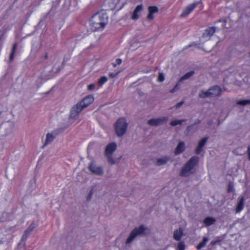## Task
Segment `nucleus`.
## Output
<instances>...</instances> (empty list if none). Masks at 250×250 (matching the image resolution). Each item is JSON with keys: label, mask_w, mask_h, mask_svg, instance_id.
<instances>
[{"label": "nucleus", "mask_w": 250, "mask_h": 250, "mask_svg": "<svg viewBox=\"0 0 250 250\" xmlns=\"http://www.w3.org/2000/svg\"><path fill=\"white\" fill-rule=\"evenodd\" d=\"M17 44L16 43H15L13 45L11 52H13L14 53H15L16 51L17 50Z\"/></svg>", "instance_id": "e433bc0d"}, {"label": "nucleus", "mask_w": 250, "mask_h": 250, "mask_svg": "<svg viewBox=\"0 0 250 250\" xmlns=\"http://www.w3.org/2000/svg\"><path fill=\"white\" fill-rule=\"evenodd\" d=\"M127 125L126 120L125 118H120L116 121L115 129L117 136H122L125 133Z\"/></svg>", "instance_id": "7ed1b4c3"}, {"label": "nucleus", "mask_w": 250, "mask_h": 250, "mask_svg": "<svg viewBox=\"0 0 250 250\" xmlns=\"http://www.w3.org/2000/svg\"><path fill=\"white\" fill-rule=\"evenodd\" d=\"M232 190H233V187L230 184H229V185H228V192L229 193H230V192H231L232 191Z\"/></svg>", "instance_id": "4c0bfd02"}, {"label": "nucleus", "mask_w": 250, "mask_h": 250, "mask_svg": "<svg viewBox=\"0 0 250 250\" xmlns=\"http://www.w3.org/2000/svg\"><path fill=\"white\" fill-rule=\"evenodd\" d=\"M215 32V28L214 27H209L206 29L203 34V37L210 38Z\"/></svg>", "instance_id": "2eb2a0df"}, {"label": "nucleus", "mask_w": 250, "mask_h": 250, "mask_svg": "<svg viewBox=\"0 0 250 250\" xmlns=\"http://www.w3.org/2000/svg\"><path fill=\"white\" fill-rule=\"evenodd\" d=\"M143 9L142 4L137 5L134 9L131 18L133 20H137L139 18L138 13L141 11Z\"/></svg>", "instance_id": "ddd939ff"}, {"label": "nucleus", "mask_w": 250, "mask_h": 250, "mask_svg": "<svg viewBox=\"0 0 250 250\" xmlns=\"http://www.w3.org/2000/svg\"><path fill=\"white\" fill-rule=\"evenodd\" d=\"M212 97L219 96L221 93V88L218 85H215L209 88Z\"/></svg>", "instance_id": "4468645a"}, {"label": "nucleus", "mask_w": 250, "mask_h": 250, "mask_svg": "<svg viewBox=\"0 0 250 250\" xmlns=\"http://www.w3.org/2000/svg\"><path fill=\"white\" fill-rule=\"evenodd\" d=\"M192 45H193L192 44H189L188 45V46H186V47H185V49H187V48H189V47L192 46Z\"/></svg>", "instance_id": "a18cd8bd"}, {"label": "nucleus", "mask_w": 250, "mask_h": 250, "mask_svg": "<svg viewBox=\"0 0 250 250\" xmlns=\"http://www.w3.org/2000/svg\"><path fill=\"white\" fill-rule=\"evenodd\" d=\"M167 117L158 118L157 119H151L148 121V124L150 125L157 126L166 123L168 121Z\"/></svg>", "instance_id": "0eeeda50"}, {"label": "nucleus", "mask_w": 250, "mask_h": 250, "mask_svg": "<svg viewBox=\"0 0 250 250\" xmlns=\"http://www.w3.org/2000/svg\"><path fill=\"white\" fill-rule=\"evenodd\" d=\"M85 107L81 103V102L78 103L76 105H74L70 111V117L71 118L74 119L78 116L80 112Z\"/></svg>", "instance_id": "423d86ee"}, {"label": "nucleus", "mask_w": 250, "mask_h": 250, "mask_svg": "<svg viewBox=\"0 0 250 250\" xmlns=\"http://www.w3.org/2000/svg\"><path fill=\"white\" fill-rule=\"evenodd\" d=\"M216 222V219L213 217H206L203 223L207 227H208L213 224Z\"/></svg>", "instance_id": "f3484780"}, {"label": "nucleus", "mask_w": 250, "mask_h": 250, "mask_svg": "<svg viewBox=\"0 0 250 250\" xmlns=\"http://www.w3.org/2000/svg\"><path fill=\"white\" fill-rule=\"evenodd\" d=\"M108 79L106 76H102L99 79L98 83L99 85H103L106 83Z\"/></svg>", "instance_id": "393cba45"}, {"label": "nucleus", "mask_w": 250, "mask_h": 250, "mask_svg": "<svg viewBox=\"0 0 250 250\" xmlns=\"http://www.w3.org/2000/svg\"><path fill=\"white\" fill-rule=\"evenodd\" d=\"M178 250H185V245L183 242H180L178 243L177 246Z\"/></svg>", "instance_id": "cd10ccee"}, {"label": "nucleus", "mask_w": 250, "mask_h": 250, "mask_svg": "<svg viewBox=\"0 0 250 250\" xmlns=\"http://www.w3.org/2000/svg\"><path fill=\"white\" fill-rule=\"evenodd\" d=\"M169 160L168 157L165 156L161 158H159L157 161V164L158 166H161L166 164V163Z\"/></svg>", "instance_id": "412c9836"}, {"label": "nucleus", "mask_w": 250, "mask_h": 250, "mask_svg": "<svg viewBox=\"0 0 250 250\" xmlns=\"http://www.w3.org/2000/svg\"><path fill=\"white\" fill-rule=\"evenodd\" d=\"M93 190H92V189H91V190L89 191V193H88V195H87V200H90V199H91V197H92V195H93Z\"/></svg>", "instance_id": "c9c22d12"}, {"label": "nucleus", "mask_w": 250, "mask_h": 250, "mask_svg": "<svg viewBox=\"0 0 250 250\" xmlns=\"http://www.w3.org/2000/svg\"><path fill=\"white\" fill-rule=\"evenodd\" d=\"M37 226V225L36 223H32L28 228V229L30 230L31 232H32L34 229H35Z\"/></svg>", "instance_id": "473e14b6"}, {"label": "nucleus", "mask_w": 250, "mask_h": 250, "mask_svg": "<svg viewBox=\"0 0 250 250\" xmlns=\"http://www.w3.org/2000/svg\"><path fill=\"white\" fill-rule=\"evenodd\" d=\"M183 235V230L181 228L179 229H176L174 231L173 238L176 241H179Z\"/></svg>", "instance_id": "a211bd4d"}, {"label": "nucleus", "mask_w": 250, "mask_h": 250, "mask_svg": "<svg viewBox=\"0 0 250 250\" xmlns=\"http://www.w3.org/2000/svg\"><path fill=\"white\" fill-rule=\"evenodd\" d=\"M117 145L115 143L112 142L107 145L105 149V156L108 160L109 164L113 165L115 163V161L112 157V154L113 152L116 150Z\"/></svg>", "instance_id": "20e7f679"}, {"label": "nucleus", "mask_w": 250, "mask_h": 250, "mask_svg": "<svg viewBox=\"0 0 250 250\" xmlns=\"http://www.w3.org/2000/svg\"><path fill=\"white\" fill-rule=\"evenodd\" d=\"M185 150V145L184 142H180L175 148L174 153L176 155L182 153Z\"/></svg>", "instance_id": "f8f14e48"}, {"label": "nucleus", "mask_w": 250, "mask_h": 250, "mask_svg": "<svg viewBox=\"0 0 250 250\" xmlns=\"http://www.w3.org/2000/svg\"><path fill=\"white\" fill-rule=\"evenodd\" d=\"M194 74V71H191L190 72H188L186 73L184 76H183L180 80V81H182L185 80H187L190 78L191 76H192Z\"/></svg>", "instance_id": "5701e85b"}, {"label": "nucleus", "mask_w": 250, "mask_h": 250, "mask_svg": "<svg viewBox=\"0 0 250 250\" xmlns=\"http://www.w3.org/2000/svg\"><path fill=\"white\" fill-rule=\"evenodd\" d=\"M198 2H193L185 7L181 14L182 17H185L189 15L198 5Z\"/></svg>", "instance_id": "6e6552de"}, {"label": "nucleus", "mask_w": 250, "mask_h": 250, "mask_svg": "<svg viewBox=\"0 0 250 250\" xmlns=\"http://www.w3.org/2000/svg\"><path fill=\"white\" fill-rule=\"evenodd\" d=\"M244 197L242 196L240 197L239 202L236 208V212L238 213L242 211L244 206Z\"/></svg>", "instance_id": "dca6fc26"}, {"label": "nucleus", "mask_w": 250, "mask_h": 250, "mask_svg": "<svg viewBox=\"0 0 250 250\" xmlns=\"http://www.w3.org/2000/svg\"><path fill=\"white\" fill-rule=\"evenodd\" d=\"M183 103H184V101H182V102H180L176 104V105H175L176 107V108H179V107H180V106H181L183 104Z\"/></svg>", "instance_id": "79ce46f5"}, {"label": "nucleus", "mask_w": 250, "mask_h": 250, "mask_svg": "<svg viewBox=\"0 0 250 250\" xmlns=\"http://www.w3.org/2000/svg\"><path fill=\"white\" fill-rule=\"evenodd\" d=\"M208 241V238L207 237H204L202 242H201L198 244L197 246V249L198 250H200L202 248L206 246Z\"/></svg>", "instance_id": "4be33fe9"}, {"label": "nucleus", "mask_w": 250, "mask_h": 250, "mask_svg": "<svg viewBox=\"0 0 250 250\" xmlns=\"http://www.w3.org/2000/svg\"><path fill=\"white\" fill-rule=\"evenodd\" d=\"M94 101V97L92 95H88L84 97L80 102L85 108L90 105Z\"/></svg>", "instance_id": "9b49d317"}, {"label": "nucleus", "mask_w": 250, "mask_h": 250, "mask_svg": "<svg viewBox=\"0 0 250 250\" xmlns=\"http://www.w3.org/2000/svg\"><path fill=\"white\" fill-rule=\"evenodd\" d=\"M107 19L106 14L103 11L95 13L89 20L91 29L93 31L103 29L107 23Z\"/></svg>", "instance_id": "f257e3e1"}, {"label": "nucleus", "mask_w": 250, "mask_h": 250, "mask_svg": "<svg viewBox=\"0 0 250 250\" xmlns=\"http://www.w3.org/2000/svg\"><path fill=\"white\" fill-rule=\"evenodd\" d=\"M247 153L248 159L250 161V146L248 147Z\"/></svg>", "instance_id": "a19ab883"}, {"label": "nucleus", "mask_w": 250, "mask_h": 250, "mask_svg": "<svg viewBox=\"0 0 250 250\" xmlns=\"http://www.w3.org/2000/svg\"><path fill=\"white\" fill-rule=\"evenodd\" d=\"M31 232L30 231V230L27 228L24 232V234L22 236V239H26L28 236L30 234V233Z\"/></svg>", "instance_id": "c85d7f7f"}, {"label": "nucleus", "mask_w": 250, "mask_h": 250, "mask_svg": "<svg viewBox=\"0 0 250 250\" xmlns=\"http://www.w3.org/2000/svg\"><path fill=\"white\" fill-rule=\"evenodd\" d=\"M199 158L198 157H192L182 168L180 172V175L184 176H187V174L197 164Z\"/></svg>", "instance_id": "f03ea898"}, {"label": "nucleus", "mask_w": 250, "mask_h": 250, "mask_svg": "<svg viewBox=\"0 0 250 250\" xmlns=\"http://www.w3.org/2000/svg\"><path fill=\"white\" fill-rule=\"evenodd\" d=\"M203 149V147L198 146L196 148L195 152L197 154H199L201 153Z\"/></svg>", "instance_id": "72a5a7b5"}, {"label": "nucleus", "mask_w": 250, "mask_h": 250, "mask_svg": "<svg viewBox=\"0 0 250 250\" xmlns=\"http://www.w3.org/2000/svg\"><path fill=\"white\" fill-rule=\"evenodd\" d=\"M54 139V137L50 133H48L46 135V137L44 144V146L47 145L51 143Z\"/></svg>", "instance_id": "aec40b11"}, {"label": "nucleus", "mask_w": 250, "mask_h": 250, "mask_svg": "<svg viewBox=\"0 0 250 250\" xmlns=\"http://www.w3.org/2000/svg\"><path fill=\"white\" fill-rule=\"evenodd\" d=\"M177 86V84H176V85L175 86V87H174L172 89H171V90H170V92H171V93L174 92V91L175 90V89H176V88Z\"/></svg>", "instance_id": "c03bdc74"}, {"label": "nucleus", "mask_w": 250, "mask_h": 250, "mask_svg": "<svg viewBox=\"0 0 250 250\" xmlns=\"http://www.w3.org/2000/svg\"><path fill=\"white\" fill-rule=\"evenodd\" d=\"M88 168L93 173L101 175L103 173V169L101 167H96L94 162H91L89 163Z\"/></svg>", "instance_id": "1a4fd4ad"}, {"label": "nucleus", "mask_w": 250, "mask_h": 250, "mask_svg": "<svg viewBox=\"0 0 250 250\" xmlns=\"http://www.w3.org/2000/svg\"><path fill=\"white\" fill-rule=\"evenodd\" d=\"M208 139V138L207 137H204L202 138L199 142L198 145L199 146L203 147V146L206 144L207 140Z\"/></svg>", "instance_id": "bb28decb"}, {"label": "nucleus", "mask_w": 250, "mask_h": 250, "mask_svg": "<svg viewBox=\"0 0 250 250\" xmlns=\"http://www.w3.org/2000/svg\"><path fill=\"white\" fill-rule=\"evenodd\" d=\"M120 72H121V71H118L116 73L110 72L109 74V77L110 78H114L116 77Z\"/></svg>", "instance_id": "2f4dec72"}, {"label": "nucleus", "mask_w": 250, "mask_h": 250, "mask_svg": "<svg viewBox=\"0 0 250 250\" xmlns=\"http://www.w3.org/2000/svg\"><path fill=\"white\" fill-rule=\"evenodd\" d=\"M200 123V121L198 120L197 122H196V123H194L193 124H192V125L188 126V127H187V129L188 130H189L190 127H191L193 126L194 125H196L197 124H199Z\"/></svg>", "instance_id": "58836bf2"}, {"label": "nucleus", "mask_w": 250, "mask_h": 250, "mask_svg": "<svg viewBox=\"0 0 250 250\" xmlns=\"http://www.w3.org/2000/svg\"><path fill=\"white\" fill-rule=\"evenodd\" d=\"M145 229L146 228L143 225H141L138 228H135L126 239V244H128L130 243L136 236L144 234Z\"/></svg>", "instance_id": "39448f33"}, {"label": "nucleus", "mask_w": 250, "mask_h": 250, "mask_svg": "<svg viewBox=\"0 0 250 250\" xmlns=\"http://www.w3.org/2000/svg\"><path fill=\"white\" fill-rule=\"evenodd\" d=\"M165 80V76L163 73H160L158 77V81L160 82H163Z\"/></svg>", "instance_id": "7c9ffc66"}, {"label": "nucleus", "mask_w": 250, "mask_h": 250, "mask_svg": "<svg viewBox=\"0 0 250 250\" xmlns=\"http://www.w3.org/2000/svg\"><path fill=\"white\" fill-rule=\"evenodd\" d=\"M186 120H173L170 123V125H171V126H176L177 125H181L184 122H185Z\"/></svg>", "instance_id": "b1692460"}, {"label": "nucleus", "mask_w": 250, "mask_h": 250, "mask_svg": "<svg viewBox=\"0 0 250 250\" xmlns=\"http://www.w3.org/2000/svg\"><path fill=\"white\" fill-rule=\"evenodd\" d=\"M199 96L200 98H204L208 97H212L211 94V91H210L209 89L207 91H204L203 90H201L199 94Z\"/></svg>", "instance_id": "6ab92c4d"}, {"label": "nucleus", "mask_w": 250, "mask_h": 250, "mask_svg": "<svg viewBox=\"0 0 250 250\" xmlns=\"http://www.w3.org/2000/svg\"><path fill=\"white\" fill-rule=\"evenodd\" d=\"M221 20H219L217 21V22H221Z\"/></svg>", "instance_id": "49530a36"}, {"label": "nucleus", "mask_w": 250, "mask_h": 250, "mask_svg": "<svg viewBox=\"0 0 250 250\" xmlns=\"http://www.w3.org/2000/svg\"><path fill=\"white\" fill-rule=\"evenodd\" d=\"M95 88V84L92 83L90 84L87 86V89L88 90L91 91L94 90Z\"/></svg>", "instance_id": "f704fd0d"}, {"label": "nucleus", "mask_w": 250, "mask_h": 250, "mask_svg": "<svg viewBox=\"0 0 250 250\" xmlns=\"http://www.w3.org/2000/svg\"><path fill=\"white\" fill-rule=\"evenodd\" d=\"M148 14L147 16V19L152 20L154 18L153 14L158 12V9L156 6H150L148 7Z\"/></svg>", "instance_id": "9d476101"}, {"label": "nucleus", "mask_w": 250, "mask_h": 250, "mask_svg": "<svg viewBox=\"0 0 250 250\" xmlns=\"http://www.w3.org/2000/svg\"><path fill=\"white\" fill-rule=\"evenodd\" d=\"M44 60H46L48 58V54L45 53L43 56Z\"/></svg>", "instance_id": "37998d69"}, {"label": "nucleus", "mask_w": 250, "mask_h": 250, "mask_svg": "<svg viewBox=\"0 0 250 250\" xmlns=\"http://www.w3.org/2000/svg\"><path fill=\"white\" fill-rule=\"evenodd\" d=\"M237 104L239 105H245L250 104V100H241L237 102Z\"/></svg>", "instance_id": "a878e982"}, {"label": "nucleus", "mask_w": 250, "mask_h": 250, "mask_svg": "<svg viewBox=\"0 0 250 250\" xmlns=\"http://www.w3.org/2000/svg\"><path fill=\"white\" fill-rule=\"evenodd\" d=\"M14 55H15V53H14L13 52H11L10 57H9V60L10 61H13V60L14 59Z\"/></svg>", "instance_id": "ea45409f"}, {"label": "nucleus", "mask_w": 250, "mask_h": 250, "mask_svg": "<svg viewBox=\"0 0 250 250\" xmlns=\"http://www.w3.org/2000/svg\"><path fill=\"white\" fill-rule=\"evenodd\" d=\"M122 62V60L121 59H117L115 60V62L114 63H112V66L114 67H115L117 65H120Z\"/></svg>", "instance_id": "c756f323"}]
</instances>
